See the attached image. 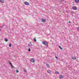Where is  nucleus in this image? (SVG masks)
I'll return each mask as SVG.
<instances>
[{
    "mask_svg": "<svg viewBox=\"0 0 79 79\" xmlns=\"http://www.w3.org/2000/svg\"><path fill=\"white\" fill-rule=\"evenodd\" d=\"M73 13H74V12H73V11L72 12V13L73 14Z\"/></svg>",
    "mask_w": 79,
    "mask_h": 79,
    "instance_id": "nucleus-27",
    "label": "nucleus"
},
{
    "mask_svg": "<svg viewBox=\"0 0 79 79\" xmlns=\"http://www.w3.org/2000/svg\"><path fill=\"white\" fill-rule=\"evenodd\" d=\"M72 8L74 10H76L77 9L76 6H73L72 7Z\"/></svg>",
    "mask_w": 79,
    "mask_h": 79,
    "instance_id": "nucleus-4",
    "label": "nucleus"
},
{
    "mask_svg": "<svg viewBox=\"0 0 79 79\" xmlns=\"http://www.w3.org/2000/svg\"><path fill=\"white\" fill-rule=\"evenodd\" d=\"M5 26V25L4 24L1 27V28H2V29H4V28H5V27H4Z\"/></svg>",
    "mask_w": 79,
    "mask_h": 79,
    "instance_id": "nucleus-7",
    "label": "nucleus"
},
{
    "mask_svg": "<svg viewBox=\"0 0 79 79\" xmlns=\"http://www.w3.org/2000/svg\"><path fill=\"white\" fill-rule=\"evenodd\" d=\"M55 57L56 58V59H58V57H56V56Z\"/></svg>",
    "mask_w": 79,
    "mask_h": 79,
    "instance_id": "nucleus-25",
    "label": "nucleus"
},
{
    "mask_svg": "<svg viewBox=\"0 0 79 79\" xmlns=\"http://www.w3.org/2000/svg\"><path fill=\"white\" fill-rule=\"evenodd\" d=\"M77 29L78 30V31H79V27H77Z\"/></svg>",
    "mask_w": 79,
    "mask_h": 79,
    "instance_id": "nucleus-24",
    "label": "nucleus"
},
{
    "mask_svg": "<svg viewBox=\"0 0 79 79\" xmlns=\"http://www.w3.org/2000/svg\"><path fill=\"white\" fill-rule=\"evenodd\" d=\"M69 23H71V22H70V21H69Z\"/></svg>",
    "mask_w": 79,
    "mask_h": 79,
    "instance_id": "nucleus-26",
    "label": "nucleus"
},
{
    "mask_svg": "<svg viewBox=\"0 0 79 79\" xmlns=\"http://www.w3.org/2000/svg\"><path fill=\"white\" fill-rule=\"evenodd\" d=\"M12 44L11 43H10L9 44V47H11V45H12Z\"/></svg>",
    "mask_w": 79,
    "mask_h": 79,
    "instance_id": "nucleus-15",
    "label": "nucleus"
},
{
    "mask_svg": "<svg viewBox=\"0 0 79 79\" xmlns=\"http://www.w3.org/2000/svg\"><path fill=\"white\" fill-rule=\"evenodd\" d=\"M24 3L26 5H29V3L27 2H25Z\"/></svg>",
    "mask_w": 79,
    "mask_h": 79,
    "instance_id": "nucleus-6",
    "label": "nucleus"
},
{
    "mask_svg": "<svg viewBox=\"0 0 79 79\" xmlns=\"http://www.w3.org/2000/svg\"><path fill=\"white\" fill-rule=\"evenodd\" d=\"M48 73H49V74H50L51 73V71L50 70H47Z\"/></svg>",
    "mask_w": 79,
    "mask_h": 79,
    "instance_id": "nucleus-8",
    "label": "nucleus"
},
{
    "mask_svg": "<svg viewBox=\"0 0 79 79\" xmlns=\"http://www.w3.org/2000/svg\"><path fill=\"white\" fill-rule=\"evenodd\" d=\"M75 3H77L79 2V0H75Z\"/></svg>",
    "mask_w": 79,
    "mask_h": 79,
    "instance_id": "nucleus-10",
    "label": "nucleus"
},
{
    "mask_svg": "<svg viewBox=\"0 0 79 79\" xmlns=\"http://www.w3.org/2000/svg\"><path fill=\"white\" fill-rule=\"evenodd\" d=\"M11 66V67H12V68H14V66H13V65H10Z\"/></svg>",
    "mask_w": 79,
    "mask_h": 79,
    "instance_id": "nucleus-23",
    "label": "nucleus"
},
{
    "mask_svg": "<svg viewBox=\"0 0 79 79\" xmlns=\"http://www.w3.org/2000/svg\"><path fill=\"white\" fill-rule=\"evenodd\" d=\"M9 63L10 65H11L12 64L11 62L10 61H9Z\"/></svg>",
    "mask_w": 79,
    "mask_h": 79,
    "instance_id": "nucleus-20",
    "label": "nucleus"
},
{
    "mask_svg": "<svg viewBox=\"0 0 79 79\" xmlns=\"http://www.w3.org/2000/svg\"><path fill=\"white\" fill-rule=\"evenodd\" d=\"M46 21V20H45V19H41V22L43 23H45V22Z\"/></svg>",
    "mask_w": 79,
    "mask_h": 79,
    "instance_id": "nucleus-3",
    "label": "nucleus"
},
{
    "mask_svg": "<svg viewBox=\"0 0 79 79\" xmlns=\"http://www.w3.org/2000/svg\"><path fill=\"white\" fill-rule=\"evenodd\" d=\"M4 40L5 41V42H8V39H7L5 38L4 39Z\"/></svg>",
    "mask_w": 79,
    "mask_h": 79,
    "instance_id": "nucleus-11",
    "label": "nucleus"
},
{
    "mask_svg": "<svg viewBox=\"0 0 79 79\" xmlns=\"http://www.w3.org/2000/svg\"><path fill=\"white\" fill-rule=\"evenodd\" d=\"M0 31H1V29H0Z\"/></svg>",
    "mask_w": 79,
    "mask_h": 79,
    "instance_id": "nucleus-28",
    "label": "nucleus"
},
{
    "mask_svg": "<svg viewBox=\"0 0 79 79\" xmlns=\"http://www.w3.org/2000/svg\"><path fill=\"white\" fill-rule=\"evenodd\" d=\"M24 72H25V73H26V69H24Z\"/></svg>",
    "mask_w": 79,
    "mask_h": 79,
    "instance_id": "nucleus-22",
    "label": "nucleus"
},
{
    "mask_svg": "<svg viewBox=\"0 0 79 79\" xmlns=\"http://www.w3.org/2000/svg\"><path fill=\"white\" fill-rule=\"evenodd\" d=\"M32 45V42H30V43L28 44V46L29 47H31Z\"/></svg>",
    "mask_w": 79,
    "mask_h": 79,
    "instance_id": "nucleus-5",
    "label": "nucleus"
},
{
    "mask_svg": "<svg viewBox=\"0 0 79 79\" xmlns=\"http://www.w3.org/2000/svg\"><path fill=\"white\" fill-rule=\"evenodd\" d=\"M28 52H31V49L30 48H28Z\"/></svg>",
    "mask_w": 79,
    "mask_h": 79,
    "instance_id": "nucleus-21",
    "label": "nucleus"
},
{
    "mask_svg": "<svg viewBox=\"0 0 79 79\" xmlns=\"http://www.w3.org/2000/svg\"><path fill=\"white\" fill-rule=\"evenodd\" d=\"M55 73L56 74H59V72H58L56 71Z\"/></svg>",
    "mask_w": 79,
    "mask_h": 79,
    "instance_id": "nucleus-18",
    "label": "nucleus"
},
{
    "mask_svg": "<svg viewBox=\"0 0 79 79\" xmlns=\"http://www.w3.org/2000/svg\"><path fill=\"white\" fill-rule=\"evenodd\" d=\"M63 0V1H64V0Z\"/></svg>",
    "mask_w": 79,
    "mask_h": 79,
    "instance_id": "nucleus-29",
    "label": "nucleus"
},
{
    "mask_svg": "<svg viewBox=\"0 0 79 79\" xmlns=\"http://www.w3.org/2000/svg\"><path fill=\"white\" fill-rule=\"evenodd\" d=\"M42 44L44 45H46V47H48V43H47V42L45 41H42Z\"/></svg>",
    "mask_w": 79,
    "mask_h": 79,
    "instance_id": "nucleus-1",
    "label": "nucleus"
},
{
    "mask_svg": "<svg viewBox=\"0 0 79 79\" xmlns=\"http://www.w3.org/2000/svg\"><path fill=\"white\" fill-rule=\"evenodd\" d=\"M30 61L32 63H34V62H35V60H34V59L31 58L30 60Z\"/></svg>",
    "mask_w": 79,
    "mask_h": 79,
    "instance_id": "nucleus-2",
    "label": "nucleus"
},
{
    "mask_svg": "<svg viewBox=\"0 0 79 79\" xmlns=\"http://www.w3.org/2000/svg\"><path fill=\"white\" fill-rule=\"evenodd\" d=\"M0 2H1V3H3L4 2V1H3V0H1Z\"/></svg>",
    "mask_w": 79,
    "mask_h": 79,
    "instance_id": "nucleus-13",
    "label": "nucleus"
},
{
    "mask_svg": "<svg viewBox=\"0 0 79 79\" xmlns=\"http://www.w3.org/2000/svg\"><path fill=\"white\" fill-rule=\"evenodd\" d=\"M72 59H73V60H75L76 59V57H74V56L73 57H72Z\"/></svg>",
    "mask_w": 79,
    "mask_h": 79,
    "instance_id": "nucleus-12",
    "label": "nucleus"
},
{
    "mask_svg": "<svg viewBox=\"0 0 79 79\" xmlns=\"http://www.w3.org/2000/svg\"><path fill=\"white\" fill-rule=\"evenodd\" d=\"M33 40L35 42H36V41H37V40H36V38H34L33 39Z\"/></svg>",
    "mask_w": 79,
    "mask_h": 79,
    "instance_id": "nucleus-16",
    "label": "nucleus"
},
{
    "mask_svg": "<svg viewBox=\"0 0 79 79\" xmlns=\"http://www.w3.org/2000/svg\"><path fill=\"white\" fill-rule=\"evenodd\" d=\"M16 71L17 73H19V71L17 69L16 70Z\"/></svg>",
    "mask_w": 79,
    "mask_h": 79,
    "instance_id": "nucleus-19",
    "label": "nucleus"
},
{
    "mask_svg": "<svg viewBox=\"0 0 79 79\" xmlns=\"http://www.w3.org/2000/svg\"><path fill=\"white\" fill-rule=\"evenodd\" d=\"M60 78H63V76L62 75H60Z\"/></svg>",
    "mask_w": 79,
    "mask_h": 79,
    "instance_id": "nucleus-17",
    "label": "nucleus"
},
{
    "mask_svg": "<svg viewBox=\"0 0 79 79\" xmlns=\"http://www.w3.org/2000/svg\"><path fill=\"white\" fill-rule=\"evenodd\" d=\"M46 66L48 68H50V65H49V64H46Z\"/></svg>",
    "mask_w": 79,
    "mask_h": 79,
    "instance_id": "nucleus-9",
    "label": "nucleus"
},
{
    "mask_svg": "<svg viewBox=\"0 0 79 79\" xmlns=\"http://www.w3.org/2000/svg\"><path fill=\"white\" fill-rule=\"evenodd\" d=\"M59 47L60 48V49H61V50H63V48H62V47H61V46H59Z\"/></svg>",
    "mask_w": 79,
    "mask_h": 79,
    "instance_id": "nucleus-14",
    "label": "nucleus"
}]
</instances>
